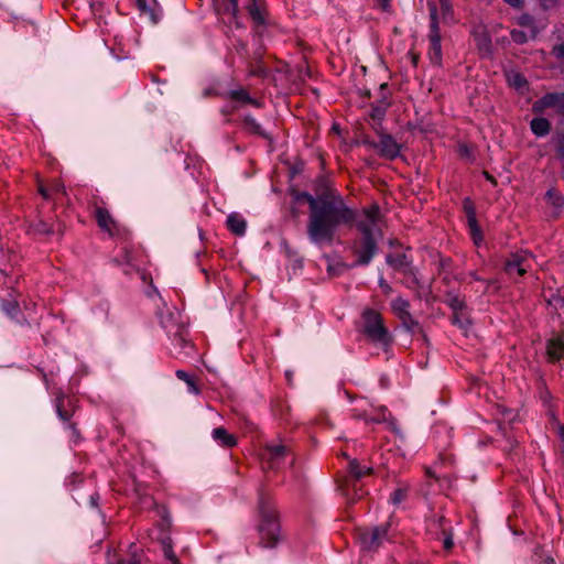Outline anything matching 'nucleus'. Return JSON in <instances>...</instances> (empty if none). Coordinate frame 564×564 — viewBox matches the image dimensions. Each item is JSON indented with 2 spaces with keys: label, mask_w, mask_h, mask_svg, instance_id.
Returning <instances> with one entry per match:
<instances>
[{
  "label": "nucleus",
  "mask_w": 564,
  "mask_h": 564,
  "mask_svg": "<svg viewBox=\"0 0 564 564\" xmlns=\"http://www.w3.org/2000/svg\"><path fill=\"white\" fill-rule=\"evenodd\" d=\"M310 205L307 234L315 243H330L339 225L350 224L355 213L332 187H323L316 196L302 194Z\"/></svg>",
  "instance_id": "f257e3e1"
},
{
  "label": "nucleus",
  "mask_w": 564,
  "mask_h": 564,
  "mask_svg": "<svg viewBox=\"0 0 564 564\" xmlns=\"http://www.w3.org/2000/svg\"><path fill=\"white\" fill-rule=\"evenodd\" d=\"M358 228L362 240L355 245V253L358 263L366 264L375 254L377 240L382 234V220L377 206L365 210L362 219L358 221Z\"/></svg>",
  "instance_id": "f03ea898"
},
{
  "label": "nucleus",
  "mask_w": 564,
  "mask_h": 564,
  "mask_svg": "<svg viewBox=\"0 0 564 564\" xmlns=\"http://www.w3.org/2000/svg\"><path fill=\"white\" fill-rule=\"evenodd\" d=\"M259 510L261 521L259 524L260 543L264 547H273L280 538V525L278 522L275 510L269 501L260 499Z\"/></svg>",
  "instance_id": "7ed1b4c3"
},
{
  "label": "nucleus",
  "mask_w": 564,
  "mask_h": 564,
  "mask_svg": "<svg viewBox=\"0 0 564 564\" xmlns=\"http://www.w3.org/2000/svg\"><path fill=\"white\" fill-rule=\"evenodd\" d=\"M364 333L367 337L376 344L388 346L391 337L388 329L383 326V321L377 311L366 310L364 312Z\"/></svg>",
  "instance_id": "20e7f679"
},
{
  "label": "nucleus",
  "mask_w": 564,
  "mask_h": 564,
  "mask_svg": "<svg viewBox=\"0 0 564 564\" xmlns=\"http://www.w3.org/2000/svg\"><path fill=\"white\" fill-rule=\"evenodd\" d=\"M352 411L356 417L364 420L366 423L392 422L391 414L386 406H373L366 399L357 400Z\"/></svg>",
  "instance_id": "39448f33"
},
{
  "label": "nucleus",
  "mask_w": 564,
  "mask_h": 564,
  "mask_svg": "<svg viewBox=\"0 0 564 564\" xmlns=\"http://www.w3.org/2000/svg\"><path fill=\"white\" fill-rule=\"evenodd\" d=\"M430 8V18H431V32L429 35L430 39V58L432 63L435 65H441L442 63V46H441V34L437 23V9L436 4L433 2L429 3Z\"/></svg>",
  "instance_id": "423d86ee"
},
{
  "label": "nucleus",
  "mask_w": 564,
  "mask_h": 564,
  "mask_svg": "<svg viewBox=\"0 0 564 564\" xmlns=\"http://www.w3.org/2000/svg\"><path fill=\"white\" fill-rule=\"evenodd\" d=\"M534 259L528 252H518L510 256L505 263V271L510 276H522L533 267Z\"/></svg>",
  "instance_id": "0eeeda50"
},
{
  "label": "nucleus",
  "mask_w": 564,
  "mask_h": 564,
  "mask_svg": "<svg viewBox=\"0 0 564 564\" xmlns=\"http://www.w3.org/2000/svg\"><path fill=\"white\" fill-rule=\"evenodd\" d=\"M532 109L534 112H543L546 109H553L558 113H564V93H551L538 99Z\"/></svg>",
  "instance_id": "6e6552de"
},
{
  "label": "nucleus",
  "mask_w": 564,
  "mask_h": 564,
  "mask_svg": "<svg viewBox=\"0 0 564 564\" xmlns=\"http://www.w3.org/2000/svg\"><path fill=\"white\" fill-rule=\"evenodd\" d=\"M388 527L382 525L373 529H365L360 531L359 539L364 549L376 550L379 547L383 539L387 536Z\"/></svg>",
  "instance_id": "1a4fd4ad"
},
{
  "label": "nucleus",
  "mask_w": 564,
  "mask_h": 564,
  "mask_svg": "<svg viewBox=\"0 0 564 564\" xmlns=\"http://www.w3.org/2000/svg\"><path fill=\"white\" fill-rule=\"evenodd\" d=\"M380 140L378 143H371L379 154L386 159L392 160L400 153V145L389 134L379 132Z\"/></svg>",
  "instance_id": "9d476101"
},
{
  "label": "nucleus",
  "mask_w": 564,
  "mask_h": 564,
  "mask_svg": "<svg viewBox=\"0 0 564 564\" xmlns=\"http://www.w3.org/2000/svg\"><path fill=\"white\" fill-rule=\"evenodd\" d=\"M409 308L410 303L402 297H397L391 303L392 312L402 321V324L408 329H413L417 326V323L411 316Z\"/></svg>",
  "instance_id": "9b49d317"
},
{
  "label": "nucleus",
  "mask_w": 564,
  "mask_h": 564,
  "mask_svg": "<svg viewBox=\"0 0 564 564\" xmlns=\"http://www.w3.org/2000/svg\"><path fill=\"white\" fill-rule=\"evenodd\" d=\"M95 217L100 229L108 232L110 236H113L119 232L117 221L112 218V216L106 208L96 207Z\"/></svg>",
  "instance_id": "f8f14e48"
},
{
  "label": "nucleus",
  "mask_w": 564,
  "mask_h": 564,
  "mask_svg": "<svg viewBox=\"0 0 564 564\" xmlns=\"http://www.w3.org/2000/svg\"><path fill=\"white\" fill-rule=\"evenodd\" d=\"M217 12L224 18L228 19V22L236 21L238 11L237 0H214Z\"/></svg>",
  "instance_id": "ddd939ff"
},
{
  "label": "nucleus",
  "mask_w": 564,
  "mask_h": 564,
  "mask_svg": "<svg viewBox=\"0 0 564 564\" xmlns=\"http://www.w3.org/2000/svg\"><path fill=\"white\" fill-rule=\"evenodd\" d=\"M247 9L250 18L257 25H263L265 23L267 10L262 0H252Z\"/></svg>",
  "instance_id": "4468645a"
},
{
  "label": "nucleus",
  "mask_w": 564,
  "mask_h": 564,
  "mask_svg": "<svg viewBox=\"0 0 564 564\" xmlns=\"http://www.w3.org/2000/svg\"><path fill=\"white\" fill-rule=\"evenodd\" d=\"M561 305L564 308V301L561 300ZM547 356L551 360L555 361L564 357V338L555 337L549 340Z\"/></svg>",
  "instance_id": "2eb2a0df"
},
{
  "label": "nucleus",
  "mask_w": 564,
  "mask_h": 564,
  "mask_svg": "<svg viewBox=\"0 0 564 564\" xmlns=\"http://www.w3.org/2000/svg\"><path fill=\"white\" fill-rule=\"evenodd\" d=\"M213 438L225 447H234L237 444L236 437L224 427L215 429L213 431Z\"/></svg>",
  "instance_id": "dca6fc26"
},
{
  "label": "nucleus",
  "mask_w": 564,
  "mask_h": 564,
  "mask_svg": "<svg viewBox=\"0 0 564 564\" xmlns=\"http://www.w3.org/2000/svg\"><path fill=\"white\" fill-rule=\"evenodd\" d=\"M228 228L236 235L241 236L246 231V220L238 214H230L227 218Z\"/></svg>",
  "instance_id": "f3484780"
},
{
  "label": "nucleus",
  "mask_w": 564,
  "mask_h": 564,
  "mask_svg": "<svg viewBox=\"0 0 564 564\" xmlns=\"http://www.w3.org/2000/svg\"><path fill=\"white\" fill-rule=\"evenodd\" d=\"M448 304L453 310V314H455V321H459V314L464 315L465 322L469 323V315L466 311V305L464 300L458 296H453L448 300Z\"/></svg>",
  "instance_id": "a211bd4d"
},
{
  "label": "nucleus",
  "mask_w": 564,
  "mask_h": 564,
  "mask_svg": "<svg viewBox=\"0 0 564 564\" xmlns=\"http://www.w3.org/2000/svg\"><path fill=\"white\" fill-rule=\"evenodd\" d=\"M468 226H469L470 235L474 239V242L476 245H479L482 241V234L477 224L476 214L474 212H470L468 214Z\"/></svg>",
  "instance_id": "6ab92c4d"
},
{
  "label": "nucleus",
  "mask_w": 564,
  "mask_h": 564,
  "mask_svg": "<svg viewBox=\"0 0 564 564\" xmlns=\"http://www.w3.org/2000/svg\"><path fill=\"white\" fill-rule=\"evenodd\" d=\"M551 124L545 118H534L531 121V129L536 135H545L549 133Z\"/></svg>",
  "instance_id": "aec40b11"
},
{
  "label": "nucleus",
  "mask_w": 564,
  "mask_h": 564,
  "mask_svg": "<svg viewBox=\"0 0 564 564\" xmlns=\"http://www.w3.org/2000/svg\"><path fill=\"white\" fill-rule=\"evenodd\" d=\"M349 473L356 478L360 479L366 475L372 474V468L370 467H361L357 459H351L349 462Z\"/></svg>",
  "instance_id": "412c9836"
},
{
  "label": "nucleus",
  "mask_w": 564,
  "mask_h": 564,
  "mask_svg": "<svg viewBox=\"0 0 564 564\" xmlns=\"http://www.w3.org/2000/svg\"><path fill=\"white\" fill-rule=\"evenodd\" d=\"M547 202L557 209H562L564 206V196L561 195L554 188H551L546 193Z\"/></svg>",
  "instance_id": "4be33fe9"
},
{
  "label": "nucleus",
  "mask_w": 564,
  "mask_h": 564,
  "mask_svg": "<svg viewBox=\"0 0 564 564\" xmlns=\"http://www.w3.org/2000/svg\"><path fill=\"white\" fill-rule=\"evenodd\" d=\"M507 79L510 86L514 87L516 89H521L525 85L524 77L517 73V72H510L507 74Z\"/></svg>",
  "instance_id": "5701e85b"
},
{
  "label": "nucleus",
  "mask_w": 564,
  "mask_h": 564,
  "mask_svg": "<svg viewBox=\"0 0 564 564\" xmlns=\"http://www.w3.org/2000/svg\"><path fill=\"white\" fill-rule=\"evenodd\" d=\"M518 23H519V25L525 26V28L529 29L530 37L531 39L536 36V30H535V26L533 24V19H532L531 15L522 14L521 17H519Z\"/></svg>",
  "instance_id": "b1692460"
},
{
  "label": "nucleus",
  "mask_w": 564,
  "mask_h": 564,
  "mask_svg": "<svg viewBox=\"0 0 564 564\" xmlns=\"http://www.w3.org/2000/svg\"><path fill=\"white\" fill-rule=\"evenodd\" d=\"M230 96L232 99L240 101L242 104H253L257 105V102L249 97L246 90H235L230 93Z\"/></svg>",
  "instance_id": "393cba45"
},
{
  "label": "nucleus",
  "mask_w": 564,
  "mask_h": 564,
  "mask_svg": "<svg viewBox=\"0 0 564 564\" xmlns=\"http://www.w3.org/2000/svg\"><path fill=\"white\" fill-rule=\"evenodd\" d=\"M267 452L270 459H278L284 454L285 447L283 445H271L267 447Z\"/></svg>",
  "instance_id": "a878e982"
},
{
  "label": "nucleus",
  "mask_w": 564,
  "mask_h": 564,
  "mask_svg": "<svg viewBox=\"0 0 564 564\" xmlns=\"http://www.w3.org/2000/svg\"><path fill=\"white\" fill-rule=\"evenodd\" d=\"M388 262L394 268L399 269L406 264V258L404 254L398 253L395 256H389Z\"/></svg>",
  "instance_id": "bb28decb"
},
{
  "label": "nucleus",
  "mask_w": 564,
  "mask_h": 564,
  "mask_svg": "<svg viewBox=\"0 0 564 564\" xmlns=\"http://www.w3.org/2000/svg\"><path fill=\"white\" fill-rule=\"evenodd\" d=\"M408 494V487H400L397 488L393 494L391 495V501L395 505L402 502Z\"/></svg>",
  "instance_id": "cd10ccee"
},
{
  "label": "nucleus",
  "mask_w": 564,
  "mask_h": 564,
  "mask_svg": "<svg viewBox=\"0 0 564 564\" xmlns=\"http://www.w3.org/2000/svg\"><path fill=\"white\" fill-rule=\"evenodd\" d=\"M511 39L518 43V44H523L525 43L529 39H530V33L527 34L525 32L523 31H519V30H512L511 31Z\"/></svg>",
  "instance_id": "c85d7f7f"
},
{
  "label": "nucleus",
  "mask_w": 564,
  "mask_h": 564,
  "mask_svg": "<svg viewBox=\"0 0 564 564\" xmlns=\"http://www.w3.org/2000/svg\"><path fill=\"white\" fill-rule=\"evenodd\" d=\"M176 376L178 379L184 380L189 386V388L193 392L197 393L198 390L187 372H185L183 370H177Z\"/></svg>",
  "instance_id": "c756f323"
},
{
  "label": "nucleus",
  "mask_w": 564,
  "mask_h": 564,
  "mask_svg": "<svg viewBox=\"0 0 564 564\" xmlns=\"http://www.w3.org/2000/svg\"><path fill=\"white\" fill-rule=\"evenodd\" d=\"M164 554L166 558L171 561L172 564H180L170 543H164Z\"/></svg>",
  "instance_id": "7c9ffc66"
},
{
  "label": "nucleus",
  "mask_w": 564,
  "mask_h": 564,
  "mask_svg": "<svg viewBox=\"0 0 564 564\" xmlns=\"http://www.w3.org/2000/svg\"><path fill=\"white\" fill-rule=\"evenodd\" d=\"M35 231L40 232V234H44V235H51L54 232L52 226L47 225L46 223L44 221H40L36 227H35Z\"/></svg>",
  "instance_id": "2f4dec72"
},
{
  "label": "nucleus",
  "mask_w": 564,
  "mask_h": 564,
  "mask_svg": "<svg viewBox=\"0 0 564 564\" xmlns=\"http://www.w3.org/2000/svg\"><path fill=\"white\" fill-rule=\"evenodd\" d=\"M51 191L54 193H61L63 195L66 194V188H65L64 184L59 181H55L52 183Z\"/></svg>",
  "instance_id": "473e14b6"
},
{
  "label": "nucleus",
  "mask_w": 564,
  "mask_h": 564,
  "mask_svg": "<svg viewBox=\"0 0 564 564\" xmlns=\"http://www.w3.org/2000/svg\"><path fill=\"white\" fill-rule=\"evenodd\" d=\"M556 152L560 159L564 160V134L557 139Z\"/></svg>",
  "instance_id": "72a5a7b5"
},
{
  "label": "nucleus",
  "mask_w": 564,
  "mask_h": 564,
  "mask_svg": "<svg viewBox=\"0 0 564 564\" xmlns=\"http://www.w3.org/2000/svg\"><path fill=\"white\" fill-rule=\"evenodd\" d=\"M440 4L444 15H448L452 13V4L449 0H440Z\"/></svg>",
  "instance_id": "f704fd0d"
},
{
  "label": "nucleus",
  "mask_w": 564,
  "mask_h": 564,
  "mask_svg": "<svg viewBox=\"0 0 564 564\" xmlns=\"http://www.w3.org/2000/svg\"><path fill=\"white\" fill-rule=\"evenodd\" d=\"M453 323L455 325H457L458 327H460L463 330H467L468 326L471 324L470 321H469V323H466L465 318H464V315H462V314H459V321L458 322L455 321V314H453Z\"/></svg>",
  "instance_id": "c9c22d12"
},
{
  "label": "nucleus",
  "mask_w": 564,
  "mask_h": 564,
  "mask_svg": "<svg viewBox=\"0 0 564 564\" xmlns=\"http://www.w3.org/2000/svg\"><path fill=\"white\" fill-rule=\"evenodd\" d=\"M384 108H373L371 112V118L373 120H380L383 117Z\"/></svg>",
  "instance_id": "e433bc0d"
},
{
  "label": "nucleus",
  "mask_w": 564,
  "mask_h": 564,
  "mask_svg": "<svg viewBox=\"0 0 564 564\" xmlns=\"http://www.w3.org/2000/svg\"><path fill=\"white\" fill-rule=\"evenodd\" d=\"M553 54H554L557 58H562V59H564V45H563V44H560V45L554 46V48H553Z\"/></svg>",
  "instance_id": "4c0bfd02"
},
{
  "label": "nucleus",
  "mask_w": 564,
  "mask_h": 564,
  "mask_svg": "<svg viewBox=\"0 0 564 564\" xmlns=\"http://www.w3.org/2000/svg\"><path fill=\"white\" fill-rule=\"evenodd\" d=\"M377 6L382 10L388 11L390 8V0H375Z\"/></svg>",
  "instance_id": "58836bf2"
},
{
  "label": "nucleus",
  "mask_w": 564,
  "mask_h": 564,
  "mask_svg": "<svg viewBox=\"0 0 564 564\" xmlns=\"http://www.w3.org/2000/svg\"><path fill=\"white\" fill-rule=\"evenodd\" d=\"M379 285H380V288L383 290V292L386 294H390L391 293V291H392L391 286L383 279H381L379 281Z\"/></svg>",
  "instance_id": "ea45409f"
},
{
  "label": "nucleus",
  "mask_w": 564,
  "mask_h": 564,
  "mask_svg": "<svg viewBox=\"0 0 564 564\" xmlns=\"http://www.w3.org/2000/svg\"><path fill=\"white\" fill-rule=\"evenodd\" d=\"M246 123L250 127L251 130H253L254 132H258L259 131V126L256 123V121L253 119H249L247 118L246 119Z\"/></svg>",
  "instance_id": "a19ab883"
},
{
  "label": "nucleus",
  "mask_w": 564,
  "mask_h": 564,
  "mask_svg": "<svg viewBox=\"0 0 564 564\" xmlns=\"http://www.w3.org/2000/svg\"><path fill=\"white\" fill-rule=\"evenodd\" d=\"M506 3L514 7V8H520L522 7L524 0H503Z\"/></svg>",
  "instance_id": "79ce46f5"
},
{
  "label": "nucleus",
  "mask_w": 564,
  "mask_h": 564,
  "mask_svg": "<svg viewBox=\"0 0 564 564\" xmlns=\"http://www.w3.org/2000/svg\"><path fill=\"white\" fill-rule=\"evenodd\" d=\"M452 546H453V539H452V535H451V534H448V535L445 538V540H444V547H445L446 550H451V549H452Z\"/></svg>",
  "instance_id": "37998d69"
},
{
  "label": "nucleus",
  "mask_w": 564,
  "mask_h": 564,
  "mask_svg": "<svg viewBox=\"0 0 564 564\" xmlns=\"http://www.w3.org/2000/svg\"><path fill=\"white\" fill-rule=\"evenodd\" d=\"M57 411H58L61 419L67 421L70 417V414L68 412H63L61 410V405L57 406Z\"/></svg>",
  "instance_id": "c03bdc74"
},
{
  "label": "nucleus",
  "mask_w": 564,
  "mask_h": 564,
  "mask_svg": "<svg viewBox=\"0 0 564 564\" xmlns=\"http://www.w3.org/2000/svg\"><path fill=\"white\" fill-rule=\"evenodd\" d=\"M39 192L40 194L44 197V198H48L50 195H48V191L43 186V185H40L39 186Z\"/></svg>",
  "instance_id": "a18cd8bd"
},
{
  "label": "nucleus",
  "mask_w": 564,
  "mask_h": 564,
  "mask_svg": "<svg viewBox=\"0 0 564 564\" xmlns=\"http://www.w3.org/2000/svg\"><path fill=\"white\" fill-rule=\"evenodd\" d=\"M482 48L489 52L490 41L487 37L484 39Z\"/></svg>",
  "instance_id": "49530a36"
},
{
  "label": "nucleus",
  "mask_w": 564,
  "mask_h": 564,
  "mask_svg": "<svg viewBox=\"0 0 564 564\" xmlns=\"http://www.w3.org/2000/svg\"><path fill=\"white\" fill-rule=\"evenodd\" d=\"M459 150L462 155H469L468 149L465 145H460Z\"/></svg>",
  "instance_id": "de8ad7c7"
},
{
  "label": "nucleus",
  "mask_w": 564,
  "mask_h": 564,
  "mask_svg": "<svg viewBox=\"0 0 564 564\" xmlns=\"http://www.w3.org/2000/svg\"><path fill=\"white\" fill-rule=\"evenodd\" d=\"M465 209H466L467 215H468L470 212H474V213H475L474 207H473V206H470L468 203H466V204H465Z\"/></svg>",
  "instance_id": "09e8293b"
},
{
  "label": "nucleus",
  "mask_w": 564,
  "mask_h": 564,
  "mask_svg": "<svg viewBox=\"0 0 564 564\" xmlns=\"http://www.w3.org/2000/svg\"><path fill=\"white\" fill-rule=\"evenodd\" d=\"M139 7L144 9L147 7V0H138Z\"/></svg>",
  "instance_id": "8fccbe9b"
},
{
  "label": "nucleus",
  "mask_w": 564,
  "mask_h": 564,
  "mask_svg": "<svg viewBox=\"0 0 564 564\" xmlns=\"http://www.w3.org/2000/svg\"><path fill=\"white\" fill-rule=\"evenodd\" d=\"M560 436L562 437V440L564 441V425H561L560 426Z\"/></svg>",
  "instance_id": "3c124183"
},
{
  "label": "nucleus",
  "mask_w": 564,
  "mask_h": 564,
  "mask_svg": "<svg viewBox=\"0 0 564 564\" xmlns=\"http://www.w3.org/2000/svg\"><path fill=\"white\" fill-rule=\"evenodd\" d=\"M426 475H427V476H431V477L433 476V474H432V471H431V469H430V468H426Z\"/></svg>",
  "instance_id": "603ef678"
},
{
  "label": "nucleus",
  "mask_w": 564,
  "mask_h": 564,
  "mask_svg": "<svg viewBox=\"0 0 564 564\" xmlns=\"http://www.w3.org/2000/svg\"><path fill=\"white\" fill-rule=\"evenodd\" d=\"M333 130H334V131H336V132H338V131H339V130H338V126H337V124H334V126H333Z\"/></svg>",
  "instance_id": "864d4df0"
}]
</instances>
